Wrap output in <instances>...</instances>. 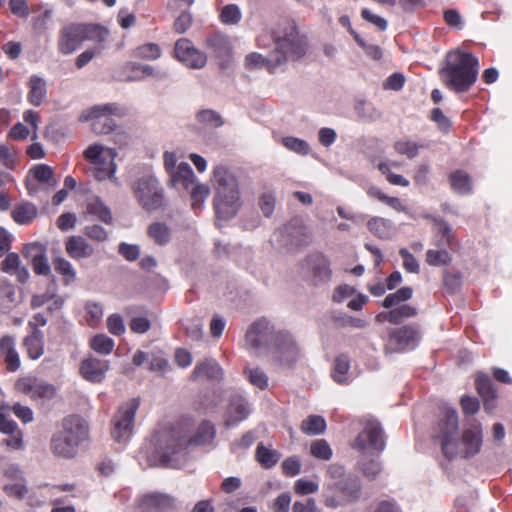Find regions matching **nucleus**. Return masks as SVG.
Masks as SVG:
<instances>
[{
  "label": "nucleus",
  "mask_w": 512,
  "mask_h": 512,
  "mask_svg": "<svg viewBox=\"0 0 512 512\" xmlns=\"http://www.w3.org/2000/svg\"><path fill=\"white\" fill-rule=\"evenodd\" d=\"M118 253L127 261L134 262L140 256V246L137 244H129L121 242L118 245Z\"/></svg>",
  "instance_id": "680f3d73"
},
{
  "label": "nucleus",
  "mask_w": 512,
  "mask_h": 512,
  "mask_svg": "<svg viewBox=\"0 0 512 512\" xmlns=\"http://www.w3.org/2000/svg\"><path fill=\"white\" fill-rule=\"evenodd\" d=\"M107 328L108 331L115 336L124 334L126 328L122 316L117 313L111 314L107 318Z\"/></svg>",
  "instance_id": "774afa93"
},
{
  "label": "nucleus",
  "mask_w": 512,
  "mask_h": 512,
  "mask_svg": "<svg viewBox=\"0 0 512 512\" xmlns=\"http://www.w3.org/2000/svg\"><path fill=\"white\" fill-rule=\"evenodd\" d=\"M242 17L240 8L236 4L225 5L220 13V20L226 25H236Z\"/></svg>",
  "instance_id": "3c124183"
},
{
  "label": "nucleus",
  "mask_w": 512,
  "mask_h": 512,
  "mask_svg": "<svg viewBox=\"0 0 512 512\" xmlns=\"http://www.w3.org/2000/svg\"><path fill=\"white\" fill-rule=\"evenodd\" d=\"M161 55L160 47L154 43H147L139 46L134 51V56L142 59H157Z\"/></svg>",
  "instance_id": "5fc2aeb1"
},
{
  "label": "nucleus",
  "mask_w": 512,
  "mask_h": 512,
  "mask_svg": "<svg viewBox=\"0 0 512 512\" xmlns=\"http://www.w3.org/2000/svg\"><path fill=\"white\" fill-rule=\"evenodd\" d=\"M66 251L73 259H83L90 257L94 249L88 244L87 240L81 236H71L66 241Z\"/></svg>",
  "instance_id": "c85d7f7f"
},
{
  "label": "nucleus",
  "mask_w": 512,
  "mask_h": 512,
  "mask_svg": "<svg viewBox=\"0 0 512 512\" xmlns=\"http://www.w3.org/2000/svg\"><path fill=\"white\" fill-rule=\"evenodd\" d=\"M30 91L28 100L34 106H39L46 94V84L43 79L38 76H32L29 81Z\"/></svg>",
  "instance_id": "ea45409f"
},
{
  "label": "nucleus",
  "mask_w": 512,
  "mask_h": 512,
  "mask_svg": "<svg viewBox=\"0 0 512 512\" xmlns=\"http://www.w3.org/2000/svg\"><path fill=\"white\" fill-rule=\"evenodd\" d=\"M352 447L362 453L383 452L386 448V437L382 424L376 419L368 420Z\"/></svg>",
  "instance_id": "ddd939ff"
},
{
  "label": "nucleus",
  "mask_w": 512,
  "mask_h": 512,
  "mask_svg": "<svg viewBox=\"0 0 512 512\" xmlns=\"http://www.w3.org/2000/svg\"><path fill=\"white\" fill-rule=\"evenodd\" d=\"M308 264L311 266L314 280L317 283H327L331 280L332 270L330 268V261L325 255L321 253L309 255Z\"/></svg>",
  "instance_id": "a878e982"
},
{
  "label": "nucleus",
  "mask_w": 512,
  "mask_h": 512,
  "mask_svg": "<svg viewBox=\"0 0 512 512\" xmlns=\"http://www.w3.org/2000/svg\"><path fill=\"white\" fill-rule=\"evenodd\" d=\"M213 180L215 196L240 195L238 179L226 166L218 165L214 168Z\"/></svg>",
  "instance_id": "412c9836"
},
{
  "label": "nucleus",
  "mask_w": 512,
  "mask_h": 512,
  "mask_svg": "<svg viewBox=\"0 0 512 512\" xmlns=\"http://www.w3.org/2000/svg\"><path fill=\"white\" fill-rule=\"evenodd\" d=\"M362 496V482L355 474H347L342 479L328 482L322 493L323 504L337 509L356 503Z\"/></svg>",
  "instance_id": "0eeeda50"
},
{
  "label": "nucleus",
  "mask_w": 512,
  "mask_h": 512,
  "mask_svg": "<svg viewBox=\"0 0 512 512\" xmlns=\"http://www.w3.org/2000/svg\"><path fill=\"white\" fill-rule=\"evenodd\" d=\"M57 394V389L53 384L46 381L37 380L33 400H52Z\"/></svg>",
  "instance_id": "8fccbe9b"
},
{
  "label": "nucleus",
  "mask_w": 512,
  "mask_h": 512,
  "mask_svg": "<svg viewBox=\"0 0 512 512\" xmlns=\"http://www.w3.org/2000/svg\"><path fill=\"white\" fill-rule=\"evenodd\" d=\"M148 235L158 245H166L171 239L169 226H148Z\"/></svg>",
  "instance_id": "864d4df0"
},
{
  "label": "nucleus",
  "mask_w": 512,
  "mask_h": 512,
  "mask_svg": "<svg viewBox=\"0 0 512 512\" xmlns=\"http://www.w3.org/2000/svg\"><path fill=\"white\" fill-rule=\"evenodd\" d=\"M257 462L265 469H271L281 459V453L275 449L267 448L262 442L258 443L255 452Z\"/></svg>",
  "instance_id": "473e14b6"
},
{
  "label": "nucleus",
  "mask_w": 512,
  "mask_h": 512,
  "mask_svg": "<svg viewBox=\"0 0 512 512\" xmlns=\"http://www.w3.org/2000/svg\"><path fill=\"white\" fill-rule=\"evenodd\" d=\"M451 188L459 194H468L472 191L470 176L463 170H456L449 176Z\"/></svg>",
  "instance_id": "4c0bfd02"
},
{
  "label": "nucleus",
  "mask_w": 512,
  "mask_h": 512,
  "mask_svg": "<svg viewBox=\"0 0 512 512\" xmlns=\"http://www.w3.org/2000/svg\"><path fill=\"white\" fill-rule=\"evenodd\" d=\"M307 226H279L271 235V244L279 250L292 252L306 247L311 236L306 232Z\"/></svg>",
  "instance_id": "f8f14e48"
},
{
  "label": "nucleus",
  "mask_w": 512,
  "mask_h": 512,
  "mask_svg": "<svg viewBox=\"0 0 512 512\" xmlns=\"http://www.w3.org/2000/svg\"><path fill=\"white\" fill-rule=\"evenodd\" d=\"M110 370V361L100 359L93 355L84 358L79 365V373L87 382L93 384L102 383Z\"/></svg>",
  "instance_id": "6ab92c4d"
},
{
  "label": "nucleus",
  "mask_w": 512,
  "mask_h": 512,
  "mask_svg": "<svg viewBox=\"0 0 512 512\" xmlns=\"http://www.w3.org/2000/svg\"><path fill=\"white\" fill-rule=\"evenodd\" d=\"M276 48L268 57L259 53H250L245 58L248 68L265 67L273 73L277 67L285 64L287 60H298L302 58L307 50V40L300 35L297 26L293 21H284L274 32Z\"/></svg>",
  "instance_id": "7ed1b4c3"
},
{
  "label": "nucleus",
  "mask_w": 512,
  "mask_h": 512,
  "mask_svg": "<svg viewBox=\"0 0 512 512\" xmlns=\"http://www.w3.org/2000/svg\"><path fill=\"white\" fill-rule=\"evenodd\" d=\"M417 314L418 310L415 306L405 303L389 309V311L384 314V317L389 323L398 325L406 319L415 317Z\"/></svg>",
  "instance_id": "7c9ffc66"
},
{
  "label": "nucleus",
  "mask_w": 512,
  "mask_h": 512,
  "mask_svg": "<svg viewBox=\"0 0 512 512\" xmlns=\"http://www.w3.org/2000/svg\"><path fill=\"white\" fill-rule=\"evenodd\" d=\"M443 285L448 293L454 294L462 286V273L445 270L443 274Z\"/></svg>",
  "instance_id": "603ef678"
},
{
  "label": "nucleus",
  "mask_w": 512,
  "mask_h": 512,
  "mask_svg": "<svg viewBox=\"0 0 512 512\" xmlns=\"http://www.w3.org/2000/svg\"><path fill=\"white\" fill-rule=\"evenodd\" d=\"M275 341L268 352L274 362L282 367H292L300 358V347L294 336L288 332L279 330L274 336Z\"/></svg>",
  "instance_id": "9d476101"
},
{
  "label": "nucleus",
  "mask_w": 512,
  "mask_h": 512,
  "mask_svg": "<svg viewBox=\"0 0 512 512\" xmlns=\"http://www.w3.org/2000/svg\"><path fill=\"white\" fill-rule=\"evenodd\" d=\"M479 61L476 56L461 50L451 51L446 55L445 65L440 75L445 85L457 93L467 92L476 82Z\"/></svg>",
  "instance_id": "20e7f679"
},
{
  "label": "nucleus",
  "mask_w": 512,
  "mask_h": 512,
  "mask_svg": "<svg viewBox=\"0 0 512 512\" xmlns=\"http://www.w3.org/2000/svg\"><path fill=\"white\" fill-rule=\"evenodd\" d=\"M104 147L98 144L90 145L84 151V157L94 165L93 176L102 181L110 178L115 173L113 162L116 152L114 149H107V156L104 155Z\"/></svg>",
  "instance_id": "4468645a"
},
{
  "label": "nucleus",
  "mask_w": 512,
  "mask_h": 512,
  "mask_svg": "<svg viewBox=\"0 0 512 512\" xmlns=\"http://www.w3.org/2000/svg\"><path fill=\"white\" fill-rule=\"evenodd\" d=\"M85 214L87 220H98L105 224L112 221V213L110 208L97 196H92L87 199Z\"/></svg>",
  "instance_id": "393cba45"
},
{
  "label": "nucleus",
  "mask_w": 512,
  "mask_h": 512,
  "mask_svg": "<svg viewBox=\"0 0 512 512\" xmlns=\"http://www.w3.org/2000/svg\"><path fill=\"white\" fill-rule=\"evenodd\" d=\"M475 387L478 394L482 397L497 398V391L494 388L492 379L485 373H478L475 379Z\"/></svg>",
  "instance_id": "37998d69"
},
{
  "label": "nucleus",
  "mask_w": 512,
  "mask_h": 512,
  "mask_svg": "<svg viewBox=\"0 0 512 512\" xmlns=\"http://www.w3.org/2000/svg\"><path fill=\"white\" fill-rule=\"evenodd\" d=\"M196 120L205 127L219 128L223 126L224 120L219 112L212 109H203L197 112Z\"/></svg>",
  "instance_id": "79ce46f5"
},
{
  "label": "nucleus",
  "mask_w": 512,
  "mask_h": 512,
  "mask_svg": "<svg viewBox=\"0 0 512 512\" xmlns=\"http://www.w3.org/2000/svg\"><path fill=\"white\" fill-rule=\"evenodd\" d=\"M413 296V289L410 286H404L399 288L393 293L388 294L383 301L380 302V306L386 309H391L401 304H405Z\"/></svg>",
  "instance_id": "f704fd0d"
},
{
  "label": "nucleus",
  "mask_w": 512,
  "mask_h": 512,
  "mask_svg": "<svg viewBox=\"0 0 512 512\" xmlns=\"http://www.w3.org/2000/svg\"><path fill=\"white\" fill-rule=\"evenodd\" d=\"M174 52L177 59L189 68L201 69L206 65V54L198 50L187 38L176 41Z\"/></svg>",
  "instance_id": "a211bd4d"
},
{
  "label": "nucleus",
  "mask_w": 512,
  "mask_h": 512,
  "mask_svg": "<svg viewBox=\"0 0 512 512\" xmlns=\"http://www.w3.org/2000/svg\"><path fill=\"white\" fill-rule=\"evenodd\" d=\"M357 289L349 284H340L334 288L332 301L336 304L343 303L347 298L355 295Z\"/></svg>",
  "instance_id": "6e6d98bb"
},
{
  "label": "nucleus",
  "mask_w": 512,
  "mask_h": 512,
  "mask_svg": "<svg viewBox=\"0 0 512 512\" xmlns=\"http://www.w3.org/2000/svg\"><path fill=\"white\" fill-rule=\"evenodd\" d=\"M215 437L216 427L210 420H203L190 438L180 428L156 431L147 448V458L151 465L180 468L187 460L190 445H208Z\"/></svg>",
  "instance_id": "f257e3e1"
},
{
  "label": "nucleus",
  "mask_w": 512,
  "mask_h": 512,
  "mask_svg": "<svg viewBox=\"0 0 512 512\" xmlns=\"http://www.w3.org/2000/svg\"><path fill=\"white\" fill-rule=\"evenodd\" d=\"M421 338L416 325H403L389 332V345L395 352H408L419 346Z\"/></svg>",
  "instance_id": "dca6fc26"
},
{
  "label": "nucleus",
  "mask_w": 512,
  "mask_h": 512,
  "mask_svg": "<svg viewBox=\"0 0 512 512\" xmlns=\"http://www.w3.org/2000/svg\"><path fill=\"white\" fill-rule=\"evenodd\" d=\"M31 172L39 182L48 184L51 187H55L57 185V181L54 177V171L50 166L46 164H39L35 166Z\"/></svg>",
  "instance_id": "49530a36"
},
{
  "label": "nucleus",
  "mask_w": 512,
  "mask_h": 512,
  "mask_svg": "<svg viewBox=\"0 0 512 512\" xmlns=\"http://www.w3.org/2000/svg\"><path fill=\"white\" fill-rule=\"evenodd\" d=\"M88 426L78 415L64 417L51 437L52 453L64 459L76 456L79 446L88 439Z\"/></svg>",
  "instance_id": "39448f33"
},
{
  "label": "nucleus",
  "mask_w": 512,
  "mask_h": 512,
  "mask_svg": "<svg viewBox=\"0 0 512 512\" xmlns=\"http://www.w3.org/2000/svg\"><path fill=\"white\" fill-rule=\"evenodd\" d=\"M399 255L403 259V267L407 272L414 274L419 273L420 264L407 248H401L399 250Z\"/></svg>",
  "instance_id": "bf43d9fd"
},
{
  "label": "nucleus",
  "mask_w": 512,
  "mask_h": 512,
  "mask_svg": "<svg viewBox=\"0 0 512 512\" xmlns=\"http://www.w3.org/2000/svg\"><path fill=\"white\" fill-rule=\"evenodd\" d=\"M32 265V269L34 273L38 276H52L51 274V265L49 264L47 255L41 254V257H34L33 260L30 261Z\"/></svg>",
  "instance_id": "052dcab7"
},
{
  "label": "nucleus",
  "mask_w": 512,
  "mask_h": 512,
  "mask_svg": "<svg viewBox=\"0 0 512 512\" xmlns=\"http://www.w3.org/2000/svg\"><path fill=\"white\" fill-rule=\"evenodd\" d=\"M435 244L442 249H429L426 252V262L431 266L449 265L452 262V256L445 248L448 247L452 251L459 248V242L455 237L452 226H437Z\"/></svg>",
  "instance_id": "9b49d317"
},
{
  "label": "nucleus",
  "mask_w": 512,
  "mask_h": 512,
  "mask_svg": "<svg viewBox=\"0 0 512 512\" xmlns=\"http://www.w3.org/2000/svg\"><path fill=\"white\" fill-rule=\"evenodd\" d=\"M200 377L220 381L224 377V371L215 359L206 358L195 365L190 375L192 381H196Z\"/></svg>",
  "instance_id": "5701e85b"
},
{
  "label": "nucleus",
  "mask_w": 512,
  "mask_h": 512,
  "mask_svg": "<svg viewBox=\"0 0 512 512\" xmlns=\"http://www.w3.org/2000/svg\"><path fill=\"white\" fill-rule=\"evenodd\" d=\"M38 215L37 207L28 201H23L14 206L11 216L19 224L33 221Z\"/></svg>",
  "instance_id": "2f4dec72"
},
{
  "label": "nucleus",
  "mask_w": 512,
  "mask_h": 512,
  "mask_svg": "<svg viewBox=\"0 0 512 512\" xmlns=\"http://www.w3.org/2000/svg\"><path fill=\"white\" fill-rule=\"evenodd\" d=\"M318 489V483L306 478H300L294 483V491L298 495H310L316 493Z\"/></svg>",
  "instance_id": "13d9d810"
},
{
  "label": "nucleus",
  "mask_w": 512,
  "mask_h": 512,
  "mask_svg": "<svg viewBox=\"0 0 512 512\" xmlns=\"http://www.w3.org/2000/svg\"><path fill=\"white\" fill-rule=\"evenodd\" d=\"M132 192L139 206L148 213L163 209L167 204L164 188L154 176L134 181Z\"/></svg>",
  "instance_id": "6e6552de"
},
{
  "label": "nucleus",
  "mask_w": 512,
  "mask_h": 512,
  "mask_svg": "<svg viewBox=\"0 0 512 512\" xmlns=\"http://www.w3.org/2000/svg\"><path fill=\"white\" fill-rule=\"evenodd\" d=\"M10 409L23 424L33 422L34 412L29 406H25L19 402H15Z\"/></svg>",
  "instance_id": "e2e57ef3"
},
{
  "label": "nucleus",
  "mask_w": 512,
  "mask_h": 512,
  "mask_svg": "<svg viewBox=\"0 0 512 512\" xmlns=\"http://www.w3.org/2000/svg\"><path fill=\"white\" fill-rule=\"evenodd\" d=\"M350 370V357L347 354L338 355L333 363L332 379L338 384H348V372Z\"/></svg>",
  "instance_id": "72a5a7b5"
},
{
  "label": "nucleus",
  "mask_w": 512,
  "mask_h": 512,
  "mask_svg": "<svg viewBox=\"0 0 512 512\" xmlns=\"http://www.w3.org/2000/svg\"><path fill=\"white\" fill-rule=\"evenodd\" d=\"M310 453L319 460L328 461L333 455V451L329 443L325 439L315 440L310 447Z\"/></svg>",
  "instance_id": "09e8293b"
},
{
  "label": "nucleus",
  "mask_w": 512,
  "mask_h": 512,
  "mask_svg": "<svg viewBox=\"0 0 512 512\" xmlns=\"http://www.w3.org/2000/svg\"><path fill=\"white\" fill-rule=\"evenodd\" d=\"M215 214L219 220L229 221L235 217L242 205L240 195L214 196Z\"/></svg>",
  "instance_id": "4be33fe9"
},
{
  "label": "nucleus",
  "mask_w": 512,
  "mask_h": 512,
  "mask_svg": "<svg viewBox=\"0 0 512 512\" xmlns=\"http://www.w3.org/2000/svg\"><path fill=\"white\" fill-rule=\"evenodd\" d=\"M54 270L63 277V284L69 286L76 280V270L71 262L58 256L53 259Z\"/></svg>",
  "instance_id": "e433bc0d"
},
{
  "label": "nucleus",
  "mask_w": 512,
  "mask_h": 512,
  "mask_svg": "<svg viewBox=\"0 0 512 512\" xmlns=\"http://www.w3.org/2000/svg\"><path fill=\"white\" fill-rule=\"evenodd\" d=\"M115 341L106 334H97L90 339V347L96 353L106 356L111 354Z\"/></svg>",
  "instance_id": "a19ab883"
},
{
  "label": "nucleus",
  "mask_w": 512,
  "mask_h": 512,
  "mask_svg": "<svg viewBox=\"0 0 512 512\" xmlns=\"http://www.w3.org/2000/svg\"><path fill=\"white\" fill-rule=\"evenodd\" d=\"M222 401L223 398L221 392L216 389H212L202 393L199 404L204 411L210 412L219 407Z\"/></svg>",
  "instance_id": "c03bdc74"
},
{
  "label": "nucleus",
  "mask_w": 512,
  "mask_h": 512,
  "mask_svg": "<svg viewBox=\"0 0 512 512\" xmlns=\"http://www.w3.org/2000/svg\"><path fill=\"white\" fill-rule=\"evenodd\" d=\"M169 184L177 189L189 190L195 183V175L191 166L186 162H181L177 170L170 175Z\"/></svg>",
  "instance_id": "bb28decb"
},
{
  "label": "nucleus",
  "mask_w": 512,
  "mask_h": 512,
  "mask_svg": "<svg viewBox=\"0 0 512 512\" xmlns=\"http://www.w3.org/2000/svg\"><path fill=\"white\" fill-rule=\"evenodd\" d=\"M327 428L326 420L320 415H309L301 423V430L307 435H321Z\"/></svg>",
  "instance_id": "58836bf2"
},
{
  "label": "nucleus",
  "mask_w": 512,
  "mask_h": 512,
  "mask_svg": "<svg viewBox=\"0 0 512 512\" xmlns=\"http://www.w3.org/2000/svg\"><path fill=\"white\" fill-rule=\"evenodd\" d=\"M358 466L363 475L370 481L375 480L383 470V464L379 457L363 456L359 460Z\"/></svg>",
  "instance_id": "c9c22d12"
},
{
  "label": "nucleus",
  "mask_w": 512,
  "mask_h": 512,
  "mask_svg": "<svg viewBox=\"0 0 512 512\" xmlns=\"http://www.w3.org/2000/svg\"><path fill=\"white\" fill-rule=\"evenodd\" d=\"M140 398L134 397L123 403L112 418L111 436L119 444H127L134 433L136 413Z\"/></svg>",
  "instance_id": "1a4fd4ad"
},
{
  "label": "nucleus",
  "mask_w": 512,
  "mask_h": 512,
  "mask_svg": "<svg viewBox=\"0 0 512 512\" xmlns=\"http://www.w3.org/2000/svg\"><path fill=\"white\" fill-rule=\"evenodd\" d=\"M122 110L117 104H105L91 109L89 117L93 120L92 131L97 135L111 133L116 124L108 115H122Z\"/></svg>",
  "instance_id": "f3484780"
},
{
  "label": "nucleus",
  "mask_w": 512,
  "mask_h": 512,
  "mask_svg": "<svg viewBox=\"0 0 512 512\" xmlns=\"http://www.w3.org/2000/svg\"><path fill=\"white\" fill-rule=\"evenodd\" d=\"M142 505L154 512H172L175 508V498L169 494L152 492L143 496Z\"/></svg>",
  "instance_id": "b1692460"
},
{
  "label": "nucleus",
  "mask_w": 512,
  "mask_h": 512,
  "mask_svg": "<svg viewBox=\"0 0 512 512\" xmlns=\"http://www.w3.org/2000/svg\"><path fill=\"white\" fill-rule=\"evenodd\" d=\"M394 149L397 153L406 155L410 159L416 157L419 152V146L412 141H397L394 144Z\"/></svg>",
  "instance_id": "338daca9"
},
{
  "label": "nucleus",
  "mask_w": 512,
  "mask_h": 512,
  "mask_svg": "<svg viewBox=\"0 0 512 512\" xmlns=\"http://www.w3.org/2000/svg\"><path fill=\"white\" fill-rule=\"evenodd\" d=\"M283 145L291 151H294L301 155H307L309 153V144L299 138L285 137L282 140Z\"/></svg>",
  "instance_id": "4d7b16f0"
},
{
  "label": "nucleus",
  "mask_w": 512,
  "mask_h": 512,
  "mask_svg": "<svg viewBox=\"0 0 512 512\" xmlns=\"http://www.w3.org/2000/svg\"><path fill=\"white\" fill-rule=\"evenodd\" d=\"M275 196L272 192H265L260 195L258 205L263 215L269 218L275 209Z\"/></svg>",
  "instance_id": "0e129e2a"
},
{
  "label": "nucleus",
  "mask_w": 512,
  "mask_h": 512,
  "mask_svg": "<svg viewBox=\"0 0 512 512\" xmlns=\"http://www.w3.org/2000/svg\"><path fill=\"white\" fill-rule=\"evenodd\" d=\"M251 414L248 400L241 394L234 393L229 397V404L225 412L224 426L228 429L237 427Z\"/></svg>",
  "instance_id": "aec40b11"
},
{
  "label": "nucleus",
  "mask_w": 512,
  "mask_h": 512,
  "mask_svg": "<svg viewBox=\"0 0 512 512\" xmlns=\"http://www.w3.org/2000/svg\"><path fill=\"white\" fill-rule=\"evenodd\" d=\"M205 47L217 58H226L231 54L232 46L227 35L214 33L205 40Z\"/></svg>",
  "instance_id": "cd10ccee"
},
{
  "label": "nucleus",
  "mask_w": 512,
  "mask_h": 512,
  "mask_svg": "<svg viewBox=\"0 0 512 512\" xmlns=\"http://www.w3.org/2000/svg\"><path fill=\"white\" fill-rule=\"evenodd\" d=\"M28 356L33 359H39L44 353V334L39 328L31 331L23 340Z\"/></svg>",
  "instance_id": "c756f323"
},
{
  "label": "nucleus",
  "mask_w": 512,
  "mask_h": 512,
  "mask_svg": "<svg viewBox=\"0 0 512 512\" xmlns=\"http://www.w3.org/2000/svg\"><path fill=\"white\" fill-rule=\"evenodd\" d=\"M443 417L439 420L435 432V439L440 442L443 456L451 461L460 454L463 445V457L466 459L477 455L483 444V430L479 422H473L469 428L462 432L459 438V423L457 410L451 406H443Z\"/></svg>",
  "instance_id": "f03ea898"
},
{
  "label": "nucleus",
  "mask_w": 512,
  "mask_h": 512,
  "mask_svg": "<svg viewBox=\"0 0 512 512\" xmlns=\"http://www.w3.org/2000/svg\"><path fill=\"white\" fill-rule=\"evenodd\" d=\"M109 35L107 28L99 24L70 23L59 31L57 46L60 53L72 54L84 41L104 42Z\"/></svg>",
  "instance_id": "423d86ee"
},
{
  "label": "nucleus",
  "mask_w": 512,
  "mask_h": 512,
  "mask_svg": "<svg viewBox=\"0 0 512 512\" xmlns=\"http://www.w3.org/2000/svg\"><path fill=\"white\" fill-rule=\"evenodd\" d=\"M21 252L25 259L31 261L34 257H41V254H46L47 248L42 243L33 242L25 244Z\"/></svg>",
  "instance_id": "69168bd1"
},
{
  "label": "nucleus",
  "mask_w": 512,
  "mask_h": 512,
  "mask_svg": "<svg viewBox=\"0 0 512 512\" xmlns=\"http://www.w3.org/2000/svg\"><path fill=\"white\" fill-rule=\"evenodd\" d=\"M190 198L192 208L196 211L201 207L210 193V188L206 184H193L190 187Z\"/></svg>",
  "instance_id": "de8ad7c7"
},
{
  "label": "nucleus",
  "mask_w": 512,
  "mask_h": 512,
  "mask_svg": "<svg viewBox=\"0 0 512 512\" xmlns=\"http://www.w3.org/2000/svg\"><path fill=\"white\" fill-rule=\"evenodd\" d=\"M244 374L247 376L249 382L260 390H265L269 384V378L263 369L246 368Z\"/></svg>",
  "instance_id": "a18cd8bd"
},
{
  "label": "nucleus",
  "mask_w": 512,
  "mask_h": 512,
  "mask_svg": "<svg viewBox=\"0 0 512 512\" xmlns=\"http://www.w3.org/2000/svg\"><path fill=\"white\" fill-rule=\"evenodd\" d=\"M277 331H274L266 319L254 321L246 332L247 344L259 351L268 353L275 341Z\"/></svg>",
  "instance_id": "2eb2a0df"
}]
</instances>
